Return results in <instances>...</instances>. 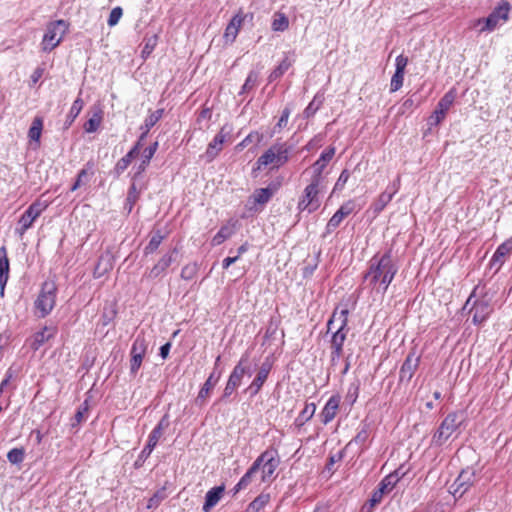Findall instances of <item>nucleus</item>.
I'll use <instances>...</instances> for the list:
<instances>
[{"label":"nucleus","mask_w":512,"mask_h":512,"mask_svg":"<svg viewBox=\"0 0 512 512\" xmlns=\"http://www.w3.org/2000/svg\"><path fill=\"white\" fill-rule=\"evenodd\" d=\"M68 28L69 24L64 20L50 22L42 39V49L44 51H52L56 48L68 31Z\"/></svg>","instance_id":"9d476101"},{"label":"nucleus","mask_w":512,"mask_h":512,"mask_svg":"<svg viewBox=\"0 0 512 512\" xmlns=\"http://www.w3.org/2000/svg\"><path fill=\"white\" fill-rule=\"evenodd\" d=\"M112 268V265L110 263H103V259H99L94 272L93 276L94 278H101L107 271H109Z\"/></svg>","instance_id":"603ef678"},{"label":"nucleus","mask_w":512,"mask_h":512,"mask_svg":"<svg viewBox=\"0 0 512 512\" xmlns=\"http://www.w3.org/2000/svg\"><path fill=\"white\" fill-rule=\"evenodd\" d=\"M270 501V495L262 493L258 495L246 508L245 512H259L261 511Z\"/></svg>","instance_id":"a19ab883"},{"label":"nucleus","mask_w":512,"mask_h":512,"mask_svg":"<svg viewBox=\"0 0 512 512\" xmlns=\"http://www.w3.org/2000/svg\"><path fill=\"white\" fill-rule=\"evenodd\" d=\"M255 80H256V77H254L252 74H250V75L247 77V79H246V81H245V83H244V85H243L242 89H243V90H247V89L252 88V87L254 86V84H255Z\"/></svg>","instance_id":"774afa93"},{"label":"nucleus","mask_w":512,"mask_h":512,"mask_svg":"<svg viewBox=\"0 0 512 512\" xmlns=\"http://www.w3.org/2000/svg\"><path fill=\"white\" fill-rule=\"evenodd\" d=\"M289 28V19L282 12H275L272 18L271 29L274 32H283Z\"/></svg>","instance_id":"ea45409f"},{"label":"nucleus","mask_w":512,"mask_h":512,"mask_svg":"<svg viewBox=\"0 0 512 512\" xmlns=\"http://www.w3.org/2000/svg\"><path fill=\"white\" fill-rule=\"evenodd\" d=\"M398 192V187H396L391 192L384 191L382 192L377 199L373 201L371 204V209L373 210V213L375 215H378L380 212H382L385 207L391 202L394 195Z\"/></svg>","instance_id":"c756f323"},{"label":"nucleus","mask_w":512,"mask_h":512,"mask_svg":"<svg viewBox=\"0 0 512 512\" xmlns=\"http://www.w3.org/2000/svg\"><path fill=\"white\" fill-rule=\"evenodd\" d=\"M84 107V101L81 97H78L74 100L72 103V106L69 110V113L66 118V124L67 126H70L75 119L78 117V115L81 113L82 109Z\"/></svg>","instance_id":"37998d69"},{"label":"nucleus","mask_w":512,"mask_h":512,"mask_svg":"<svg viewBox=\"0 0 512 512\" xmlns=\"http://www.w3.org/2000/svg\"><path fill=\"white\" fill-rule=\"evenodd\" d=\"M407 65H408V57L404 56L403 54H400L399 56L396 57V60H395V70L396 71L405 72Z\"/></svg>","instance_id":"13d9d810"},{"label":"nucleus","mask_w":512,"mask_h":512,"mask_svg":"<svg viewBox=\"0 0 512 512\" xmlns=\"http://www.w3.org/2000/svg\"><path fill=\"white\" fill-rule=\"evenodd\" d=\"M323 182L311 177L310 183L304 188L303 195L299 199L297 208L300 212L312 213L320 207V198Z\"/></svg>","instance_id":"423d86ee"},{"label":"nucleus","mask_w":512,"mask_h":512,"mask_svg":"<svg viewBox=\"0 0 512 512\" xmlns=\"http://www.w3.org/2000/svg\"><path fill=\"white\" fill-rule=\"evenodd\" d=\"M316 412V404L315 403H306L302 411L299 413L297 418L295 419V425L298 427L306 424L315 414Z\"/></svg>","instance_id":"4c0bfd02"},{"label":"nucleus","mask_w":512,"mask_h":512,"mask_svg":"<svg viewBox=\"0 0 512 512\" xmlns=\"http://www.w3.org/2000/svg\"><path fill=\"white\" fill-rule=\"evenodd\" d=\"M173 262V254L167 253L163 255L158 262L151 268L149 272L150 278H157L161 275Z\"/></svg>","instance_id":"473e14b6"},{"label":"nucleus","mask_w":512,"mask_h":512,"mask_svg":"<svg viewBox=\"0 0 512 512\" xmlns=\"http://www.w3.org/2000/svg\"><path fill=\"white\" fill-rule=\"evenodd\" d=\"M290 159V147L285 142H277L271 145L264 153L258 157L254 170H261L269 167L270 169H279L288 163Z\"/></svg>","instance_id":"20e7f679"},{"label":"nucleus","mask_w":512,"mask_h":512,"mask_svg":"<svg viewBox=\"0 0 512 512\" xmlns=\"http://www.w3.org/2000/svg\"><path fill=\"white\" fill-rule=\"evenodd\" d=\"M197 273V265L196 264H188L185 265L181 270V278L185 280H191L195 277Z\"/></svg>","instance_id":"864d4df0"},{"label":"nucleus","mask_w":512,"mask_h":512,"mask_svg":"<svg viewBox=\"0 0 512 512\" xmlns=\"http://www.w3.org/2000/svg\"><path fill=\"white\" fill-rule=\"evenodd\" d=\"M157 148H158V142H154L149 147H146L143 150V157L142 158L145 159V160H148V162H150L151 159L153 158L154 154L156 153Z\"/></svg>","instance_id":"bf43d9fd"},{"label":"nucleus","mask_w":512,"mask_h":512,"mask_svg":"<svg viewBox=\"0 0 512 512\" xmlns=\"http://www.w3.org/2000/svg\"><path fill=\"white\" fill-rule=\"evenodd\" d=\"M95 163L93 161H88L83 169H81L77 175L75 183L71 187V191H76L79 187L86 184L88 181V176H92L94 174Z\"/></svg>","instance_id":"2f4dec72"},{"label":"nucleus","mask_w":512,"mask_h":512,"mask_svg":"<svg viewBox=\"0 0 512 512\" xmlns=\"http://www.w3.org/2000/svg\"><path fill=\"white\" fill-rule=\"evenodd\" d=\"M358 395H359V384L356 383V384L351 385V387L349 388V390L347 392L346 398L348 400H350V402L353 404L357 400Z\"/></svg>","instance_id":"052dcab7"},{"label":"nucleus","mask_w":512,"mask_h":512,"mask_svg":"<svg viewBox=\"0 0 512 512\" xmlns=\"http://www.w3.org/2000/svg\"><path fill=\"white\" fill-rule=\"evenodd\" d=\"M510 4L506 1L502 2L499 6L494 8V10L490 13L487 18H478L471 22V27L476 28L481 23H485V26L479 29L480 33L493 31L500 20L506 22L509 17Z\"/></svg>","instance_id":"1a4fd4ad"},{"label":"nucleus","mask_w":512,"mask_h":512,"mask_svg":"<svg viewBox=\"0 0 512 512\" xmlns=\"http://www.w3.org/2000/svg\"><path fill=\"white\" fill-rule=\"evenodd\" d=\"M335 153L336 148L334 146H329L321 153L320 157L311 166L312 178L324 181L323 171L333 159Z\"/></svg>","instance_id":"f3484780"},{"label":"nucleus","mask_w":512,"mask_h":512,"mask_svg":"<svg viewBox=\"0 0 512 512\" xmlns=\"http://www.w3.org/2000/svg\"><path fill=\"white\" fill-rule=\"evenodd\" d=\"M263 136L262 134L258 132H251L249 133L240 143H238L235 147L236 150H242L246 146L249 145L254 139H256L258 142L262 140Z\"/></svg>","instance_id":"8fccbe9b"},{"label":"nucleus","mask_w":512,"mask_h":512,"mask_svg":"<svg viewBox=\"0 0 512 512\" xmlns=\"http://www.w3.org/2000/svg\"><path fill=\"white\" fill-rule=\"evenodd\" d=\"M405 72L396 71L394 72L390 81V92L394 93L400 90L403 86Z\"/></svg>","instance_id":"49530a36"},{"label":"nucleus","mask_w":512,"mask_h":512,"mask_svg":"<svg viewBox=\"0 0 512 512\" xmlns=\"http://www.w3.org/2000/svg\"><path fill=\"white\" fill-rule=\"evenodd\" d=\"M142 147V141L140 139L136 142V144L132 147V149L122 158H124L128 163L131 164L133 159L138 156Z\"/></svg>","instance_id":"6e6d98bb"},{"label":"nucleus","mask_w":512,"mask_h":512,"mask_svg":"<svg viewBox=\"0 0 512 512\" xmlns=\"http://www.w3.org/2000/svg\"><path fill=\"white\" fill-rule=\"evenodd\" d=\"M24 449L22 448H13L7 454V459L12 464L21 463L24 460Z\"/></svg>","instance_id":"de8ad7c7"},{"label":"nucleus","mask_w":512,"mask_h":512,"mask_svg":"<svg viewBox=\"0 0 512 512\" xmlns=\"http://www.w3.org/2000/svg\"><path fill=\"white\" fill-rule=\"evenodd\" d=\"M48 206L49 202L42 200L41 198L36 199L32 204H30L18 220L16 233L23 236L26 231L33 226L34 221L48 208Z\"/></svg>","instance_id":"6e6552de"},{"label":"nucleus","mask_w":512,"mask_h":512,"mask_svg":"<svg viewBox=\"0 0 512 512\" xmlns=\"http://www.w3.org/2000/svg\"><path fill=\"white\" fill-rule=\"evenodd\" d=\"M245 18L246 15L241 9L232 17L223 34L226 43H233L236 40Z\"/></svg>","instance_id":"6ab92c4d"},{"label":"nucleus","mask_w":512,"mask_h":512,"mask_svg":"<svg viewBox=\"0 0 512 512\" xmlns=\"http://www.w3.org/2000/svg\"><path fill=\"white\" fill-rule=\"evenodd\" d=\"M245 372L246 369L243 366V361L240 360L237 363V365L233 368L228 378V381L223 391V398H228L235 392V390L240 386Z\"/></svg>","instance_id":"a211bd4d"},{"label":"nucleus","mask_w":512,"mask_h":512,"mask_svg":"<svg viewBox=\"0 0 512 512\" xmlns=\"http://www.w3.org/2000/svg\"><path fill=\"white\" fill-rule=\"evenodd\" d=\"M129 165L130 163H128L124 158H121L117 161L114 170L118 175H120L129 167Z\"/></svg>","instance_id":"680f3d73"},{"label":"nucleus","mask_w":512,"mask_h":512,"mask_svg":"<svg viewBox=\"0 0 512 512\" xmlns=\"http://www.w3.org/2000/svg\"><path fill=\"white\" fill-rule=\"evenodd\" d=\"M356 208L355 201L350 199L343 203L340 208L333 214L326 225V232L329 234L333 232L341 222L354 212Z\"/></svg>","instance_id":"2eb2a0df"},{"label":"nucleus","mask_w":512,"mask_h":512,"mask_svg":"<svg viewBox=\"0 0 512 512\" xmlns=\"http://www.w3.org/2000/svg\"><path fill=\"white\" fill-rule=\"evenodd\" d=\"M103 121V111L101 108L94 110L92 116L84 123V130L87 133L96 132Z\"/></svg>","instance_id":"72a5a7b5"},{"label":"nucleus","mask_w":512,"mask_h":512,"mask_svg":"<svg viewBox=\"0 0 512 512\" xmlns=\"http://www.w3.org/2000/svg\"><path fill=\"white\" fill-rule=\"evenodd\" d=\"M463 422L464 418L461 413L456 411L448 413L433 434L432 441L438 446L443 445L458 430Z\"/></svg>","instance_id":"39448f33"},{"label":"nucleus","mask_w":512,"mask_h":512,"mask_svg":"<svg viewBox=\"0 0 512 512\" xmlns=\"http://www.w3.org/2000/svg\"><path fill=\"white\" fill-rule=\"evenodd\" d=\"M341 396L339 394L332 395L324 407L322 408L319 417L322 424L327 425L330 423L337 415L340 407Z\"/></svg>","instance_id":"aec40b11"},{"label":"nucleus","mask_w":512,"mask_h":512,"mask_svg":"<svg viewBox=\"0 0 512 512\" xmlns=\"http://www.w3.org/2000/svg\"><path fill=\"white\" fill-rule=\"evenodd\" d=\"M475 482V471L472 468L463 469L451 485L452 494L461 497Z\"/></svg>","instance_id":"4468645a"},{"label":"nucleus","mask_w":512,"mask_h":512,"mask_svg":"<svg viewBox=\"0 0 512 512\" xmlns=\"http://www.w3.org/2000/svg\"><path fill=\"white\" fill-rule=\"evenodd\" d=\"M43 130V118L40 116H36L28 131V137L31 141L36 142L38 145L40 144V138Z\"/></svg>","instance_id":"58836bf2"},{"label":"nucleus","mask_w":512,"mask_h":512,"mask_svg":"<svg viewBox=\"0 0 512 512\" xmlns=\"http://www.w3.org/2000/svg\"><path fill=\"white\" fill-rule=\"evenodd\" d=\"M455 99L456 90L452 88L446 92L444 96L439 100L434 112L429 117V125H439L445 119L446 114L453 105Z\"/></svg>","instance_id":"9b49d317"},{"label":"nucleus","mask_w":512,"mask_h":512,"mask_svg":"<svg viewBox=\"0 0 512 512\" xmlns=\"http://www.w3.org/2000/svg\"><path fill=\"white\" fill-rule=\"evenodd\" d=\"M271 366L267 364H263L261 368L259 369L256 377L252 381V383L249 386V390L251 391L252 395H256L266 382L268 375L270 373Z\"/></svg>","instance_id":"c85d7f7f"},{"label":"nucleus","mask_w":512,"mask_h":512,"mask_svg":"<svg viewBox=\"0 0 512 512\" xmlns=\"http://www.w3.org/2000/svg\"><path fill=\"white\" fill-rule=\"evenodd\" d=\"M322 140H323V137H322L321 135H317V136H315L314 138H312V139L308 142V144L306 145V148H307L308 150H310V149H313V148H315V147H317V146H320V145H321Z\"/></svg>","instance_id":"0e129e2a"},{"label":"nucleus","mask_w":512,"mask_h":512,"mask_svg":"<svg viewBox=\"0 0 512 512\" xmlns=\"http://www.w3.org/2000/svg\"><path fill=\"white\" fill-rule=\"evenodd\" d=\"M294 53H285L284 58L269 75V81L273 82L281 78L294 64Z\"/></svg>","instance_id":"393cba45"},{"label":"nucleus","mask_w":512,"mask_h":512,"mask_svg":"<svg viewBox=\"0 0 512 512\" xmlns=\"http://www.w3.org/2000/svg\"><path fill=\"white\" fill-rule=\"evenodd\" d=\"M163 112L164 110L163 109H158L154 112H152L146 119H145V122H144V125L141 127V129L143 130L141 136H140V141H143V139L146 137V135L148 134V132L150 131V129L162 118L163 116Z\"/></svg>","instance_id":"e433bc0d"},{"label":"nucleus","mask_w":512,"mask_h":512,"mask_svg":"<svg viewBox=\"0 0 512 512\" xmlns=\"http://www.w3.org/2000/svg\"><path fill=\"white\" fill-rule=\"evenodd\" d=\"M165 236L161 234V231H156L150 238L149 243L144 249L145 255L154 253L164 240Z\"/></svg>","instance_id":"c03bdc74"},{"label":"nucleus","mask_w":512,"mask_h":512,"mask_svg":"<svg viewBox=\"0 0 512 512\" xmlns=\"http://www.w3.org/2000/svg\"><path fill=\"white\" fill-rule=\"evenodd\" d=\"M349 309L336 307L327 322V332H332L330 340L331 364L335 366L343 355V346L349 331Z\"/></svg>","instance_id":"f03ea898"},{"label":"nucleus","mask_w":512,"mask_h":512,"mask_svg":"<svg viewBox=\"0 0 512 512\" xmlns=\"http://www.w3.org/2000/svg\"><path fill=\"white\" fill-rule=\"evenodd\" d=\"M9 259L7 256V250L3 246L0 248V295H4L5 285L9 278Z\"/></svg>","instance_id":"cd10ccee"},{"label":"nucleus","mask_w":512,"mask_h":512,"mask_svg":"<svg viewBox=\"0 0 512 512\" xmlns=\"http://www.w3.org/2000/svg\"><path fill=\"white\" fill-rule=\"evenodd\" d=\"M43 74H44V69L43 68H41V67L36 68L34 70V72L32 73V75H31V82H32V84H36L41 79Z\"/></svg>","instance_id":"69168bd1"},{"label":"nucleus","mask_w":512,"mask_h":512,"mask_svg":"<svg viewBox=\"0 0 512 512\" xmlns=\"http://www.w3.org/2000/svg\"><path fill=\"white\" fill-rule=\"evenodd\" d=\"M122 14H123V11H122V8L121 7H115L111 10L110 12V15H109V18H108V25L109 26H115L120 18L122 17Z\"/></svg>","instance_id":"5fc2aeb1"},{"label":"nucleus","mask_w":512,"mask_h":512,"mask_svg":"<svg viewBox=\"0 0 512 512\" xmlns=\"http://www.w3.org/2000/svg\"><path fill=\"white\" fill-rule=\"evenodd\" d=\"M158 43V35L154 34L150 37H146L144 39V46L141 51V56L143 59H147L151 53L154 51L156 45Z\"/></svg>","instance_id":"a18cd8bd"},{"label":"nucleus","mask_w":512,"mask_h":512,"mask_svg":"<svg viewBox=\"0 0 512 512\" xmlns=\"http://www.w3.org/2000/svg\"><path fill=\"white\" fill-rule=\"evenodd\" d=\"M279 186L280 184H270L266 188L255 189L251 196L253 203L259 205L267 204L278 190Z\"/></svg>","instance_id":"b1692460"},{"label":"nucleus","mask_w":512,"mask_h":512,"mask_svg":"<svg viewBox=\"0 0 512 512\" xmlns=\"http://www.w3.org/2000/svg\"><path fill=\"white\" fill-rule=\"evenodd\" d=\"M162 430H163L162 423H159L151 431V433L149 434V437H148L147 444H146V446L144 447V449L142 451L143 454H146L147 456H149L151 454V452L153 451V449L155 448V446L157 445L159 439L162 436Z\"/></svg>","instance_id":"f704fd0d"},{"label":"nucleus","mask_w":512,"mask_h":512,"mask_svg":"<svg viewBox=\"0 0 512 512\" xmlns=\"http://www.w3.org/2000/svg\"><path fill=\"white\" fill-rule=\"evenodd\" d=\"M165 494L164 491H157L153 494V496L148 500L147 509H155L160 503L164 500Z\"/></svg>","instance_id":"3c124183"},{"label":"nucleus","mask_w":512,"mask_h":512,"mask_svg":"<svg viewBox=\"0 0 512 512\" xmlns=\"http://www.w3.org/2000/svg\"><path fill=\"white\" fill-rule=\"evenodd\" d=\"M281 463L278 449L270 446L263 451L252 463L239 482L234 486V493L246 489L256 473H260L261 483L271 484L277 477V469Z\"/></svg>","instance_id":"f257e3e1"},{"label":"nucleus","mask_w":512,"mask_h":512,"mask_svg":"<svg viewBox=\"0 0 512 512\" xmlns=\"http://www.w3.org/2000/svg\"><path fill=\"white\" fill-rule=\"evenodd\" d=\"M349 178H350L349 170H347V169L342 170V172L340 173V175L333 187V192L342 191L345 188V185L347 184Z\"/></svg>","instance_id":"09e8293b"},{"label":"nucleus","mask_w":512,"mask_h":512,"mask_svg":"<svg viewBox=\"0 0 512 512\" xmlns=\"http://www.w3.org/2000/svg\"><path fill=\"white\" fill-rule=\"evenodd\" d=\"M219 380V376L214 377V374H210V376L207 378L203 386L201 387L198 396L196 398V402L200 405H203L207 398H209L212 390L214 389L215 385L217 384Z\"/></svg>","instance_id":"7c9ffc66"},{"label":"nucleus","mask_w":512,"mask_h":512,"mask_svg":"<svg viewBox=\"0 0 512 512\" xmlns=\"http://www.w3.org/2000/svg\"><path fill=\"white\" fill-rule=\"evenodd\" d=\"M474 324L485 322L492 313V307L487 300H477L470 310Z\"/></svg>","instance_id":"5701e85b"},{"label":"nucleus","mask_w":512,"mask_h":512,"mask_svg":"<svg viewBox=\"0 0 512 512\" xmlns=\"http://www.w3.org/2000/svg\"><path fill=\"white\" fill-rule=\"evenodd\" d=\"M57 334V328L54 326H44L41 330L35 332L27 343L33 351L39 350L45 343L53 339Z\"/></svg>","instance_id":"dca6fc26"},{"label":"nucleus","mask_w":512,"mask_h":512,"mask_svg":"<svg viewBox=\"0 0 512 512\" xmlns=\"http://www.w3.org/2000/svg\"><path fill=\"white\" fill-rule=\"evenodd\" d=\"M149 164L150 162H148V160L142 158L140 163L135 167V172L133 174L132 179L136 180L137 178H139L145 172Z\"/></svg>","instance_id":"4d7b16f0"},{"label":"nucleus","mask_w":512,"mask_h":512,"mask_svg":"<svg viewBox=\"0 0 512 512\" xmlns=\"http://www.w3.org/2000/svg\"><path fill=\"white\" fill-rule=\"evenodd\" d=\"M148 348L147 341L144 337L138 336L131 347L130 372L135 375L142 365V361L146 355Z\"/></svg>","instance_id":"ddd939ff"},{"label":"nucleus","mask_w":512,"mask_h":512,"mask_svg":"<svg viewBox=\"0 0 512 512\" xmlns=\"http://www.w3.org/2000/svg\"><path fill=\"white\" fill-rule=\"evenodd\" d=\"M397 271L398 269L390 253H385L377 260L372 259L371 265L365 274V280L369 282L373 289L385 293Z\"/></svg>","instance_id":"7ed1b4c3"},{"label":"nucleus","mask_w":512,"mask_h":512,"mask_svg":"<svg viewBox=\"0 0 512 512\" xmlns=\"http://www.w3.org/2000/svg\"><path fill=\"white\" fill-rule=\"evenodd\" d=\"M290 117V109L289 108H285L283 111H282V115L277 123V126L279 128H284L286 127L287 123H288V119Z\"/></svg>","instance_id":"e2e57ef3"},{"label":"nucleus","mask_w":512,"mask_h":512,"mask_svg":"<svg viewBox=\"0 0 512 512\" xmlns=\"http://www.w3.org/2000/svg\"><path fill=\"white\" fill-rule=\"evenodd\" d=\"M419 363L420 357L416 356L414 352L409 353L400 368L399 380L401 382H410L419 366Z\"/></svg>","instance_id":"412c9836"},{"label":"nucleus","mask_w":512,"mask_h":512,"mask_svg":"<svg viewBox=\"0 0 512 512\" xmlns=\"http://www.w3.org/2000/svg\"><path fill=\"white\" fill-rule=\"evenodd\" d=\"M57 286L52 280L42 284L40 293L35 301V308L39 317H46L56 304Z\"/></svg>","instance_id":"0eeeda50"},{"label":"nucleus","mask_w":512,"mask_h":512,"mask_svg":"<svg viewBox=\"0 0 512 512\" xmlns=\"http://www.w3.org/2000/svg\"><path fill=\"white\" fill-rule=\"evenodd\" d=\"M226 134L221 129L213 138V140L208 144L205 153L203 154V158L206 162H212L222 151L223 144L226 141Z\"/></svg>","instance_id":"4be33fe9"},{"label":"nucleus","mask_w":512,"mask_h":512,"mask_svg":"<svg viewBox=\"0 0 512 512\" xmlns=\"http://www.w3.org/2000/svg\"><path fill=\"white\" fill-rule=\"evenodd\" d=\"M235 226L236 223H232L231 225H223L213 237L212 245L218 246L230 238L235 232Z\"/></svg>","instance_id":"c9c22d12"},{"label":"nucleus","mask_w":512,"mask_h":512,"mask_svg":"<svg viewBox=\"0 0 512 512\" xmlns=\"http://www.w3.org/2000/svg\"><path fill=\"white\" fill-rule=\"evenodd\" d=\"M140 198V190L137 188L135 183H132L129 187L126 201H125V209H127L128 213H130L137 201Z\"/></svg>","instance_id":"79ce46f5"},{"label":"nucleus","mask_w":512,"mask_h":512,"mask_svg":"<svg viewBox=\"0 0 512 512\" xmlns=\"http://www.w3.org/2000/svg\"><path fill=\"white\" fill-rule=\"evenodd\" d=\"M512 253V239H508L498 246L495 253L493 254L490 265H498L501 267L505 262V259Z\"/></svg>","instance_id":"a878e982"},{"label":"nucleus","mask_w":512,"mask_h":512,"mask_svg":"<svg viewBox=\"0 0 512 512\" xmlns=\"http://www.w3.org/2000/svg\"><path fill=\"white\" fill-rule=\"evenodd\" d=\"M225 491V486L220 485L211 488L205 496V502L202 507V510L204 512H210V510L218 504V502L221 500L223 494Z\"/></svg>","instance_id":"bb28decb"},{"label":"nucleus","mask_w":512,"mask_h":512,"mask_svg":"<svg viewBox=\"0 0 512 512\" xmlns=\"http://www.w3.org/2000/svg\"><path fill=\"white\" fill-rule=\"evenodd\" d=\"M239 259V255H236L234 257H226L222 261V267L224 269H227L230 265L234 264Z\"/></svg>","instance_id":"338daca9"},{"label":"nucleus","mask_w":512,"mask_h":512,"mask_svg":"<svg viewBox=\"0 0 512 512\" xmlns=\"http://www.w3.org/2000/svg\"><path fill=\"white\" fill-rule=\"evenodd\" d=\"M397 472L385 476L378 485V488L373 491L369 500L370 506L374 507L379 504L385 494L390 493L399 481Z\"/></svg>","instance_id":"f8f14e48"}]
</instances>
